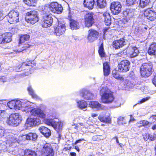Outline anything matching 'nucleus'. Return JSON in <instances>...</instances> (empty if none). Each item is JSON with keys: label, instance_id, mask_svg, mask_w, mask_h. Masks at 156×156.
<instances>
[{"label": "nucleus", "instance_id": "nucleus-61", "mask_svg": "<svg viewBox=\"0 0 156 156\" xmlns=\"http://www.w3.org/2000/svg\"><path fill=\"white\" fill-rule=\"evenodd\" d=\"M154 155L155 156H156V146H155L154 147Z\"/></svg>", "mask_w": 156, "mask_h": 156}, {"label": "nucleus", "instance_id": "nucleus-8", "mask_svg": "<svg viewBox=\"0 0 156 156\" xmlns=\"http://www.w3.org/2000/svg\"><path fill=\"white\" fill-rule=\"evenodd\" d=\"M96 21L95 15L92 12H88L84 16L83 22L85 26L88 28L94 24Z\"/></svg>", "mask_w": 156, "mask_h": 156}, {"label": "nucleus", "instance_id": "nucleus-55", "mask_svg": "<svg viewBox=\"0 0 156 156\" xmlns=\"http://www.w3.org/2000/svg\"><path fill=\"white\" fill-rule=\"evenodd\" d=\"M151 118L153 121H155L156 120V115H152Z\"/></svg>", "mask_w": 156, "mask_h": 156}, {"label": "nucleus", "instance_id": "nucleus-1", "mask_svg": "<svg viewBox=\"0 0 156 156\" xmlns=\"http://www.w3.org/2000/svg\"><path fill=\"white\" fill-rule=\"evenodd\" d=\"M31 115L38 117L43 119L45 123L48 126H51L55 129L57 128V125L56 122L51 119H46V115L43 110L39 108H32L30 110Z\"/></svg>", "mask_w": 156, "mask_h": 156}, {"label": "nucleus", "instance_id": "nucleus-59", "mask_svg": "<svg viewBox=\"0 0 156 156\" xmlns=\"http://www.w3.org/2000/svg\"><path fill=\"white\" fill-rule=\"evenodd\" d=\"M70 155L71 156H76V154L74 152H70Z\"/></svg>", "mask_w": 156, "mask_h": 156}, {"label": "nucleus", "instance_id": "nucleus-44", "mask_svg": "<svg viewBox=\"0 0 156 156\" xmlns=\"http://www.w3.org/2000/svg\"><path fill=\"white\" fill-rule=\"evenodd\" d=\"M15 108L19 109L22 106L21 102L19 101H15Z\"/></svg>", "mask_w": 156, "mask_h": 156}, {"label": "nucleus", "instance_id": "nucleus-48", "mask_svg": "<svg viewBox=\"0 0 156 156\" xmlns=\"http://www.w3.org/2000/svg\"><path fill=\"white\" fill-rule=\"evenodd\" d=\"M5 133L4 129L2 127H0V137L3 136Z\"/></svg>", "mask_w": 156, "mask_h": 156}, {"label": "nucleus", "instance_id": "nucleus-27", "mask_svg": "<svg viewBox=\"0 0 156 156\" xmlns=\"http://www.w3.org/2000/svg\"><path fill=\"white\" fill-rule=\"evenodd\" d=\"M110 63L108 62H105L103 63V71L104 75L107 76L110 73Z\"/></svg>", "mask_w": 156, "mask_h": 156}, {"label": "nucleus", "instance_id": "nucleus-46", "mask_svg": "<svg viewBox=\"0 0 156 156\" xmlns=\"http://www.w3.org/2000/svg\"><path fill=\"white\" fill-rule=\"evenodd\" d=\"M149 135L148 133H146L143 135V138L145 141H147L149 140Z\"/></svg>", "mask_w": 156, "mask_h": 156}, {"label": "nucleus", "instance_id": "nucleus-39", "mask_svg": "<svg viewBox=\"0 0 156 156\" xmlns=\"http://www.w3.org/2000/svg\"><path fill=\"white\" fill-rule=\"evenodd\" d=\"M27 90L30 95L32 98L34 99H37L38 97L32 88L30 86H29L27 88Z\"/></svg>", "mask_w": 156, "mask_h": 156}, {"label": "nucleus", "instance_id": "nucleus-11", "mask_svg": "<svg viewBox=\"0 0 156 156\" xmlns=\"http://www.w3.org/2000/svg\"><path fill=\"white\" fill-rule=\"evenodd\" d=\"M40 152L41 156H54V151L49 143H46L43 145Z\"/></svg>", "mask_w": 156, "mask_h": 156}, {"label": "nucleus", "instance_id": "nucleus-26", "mask_svg": "<svg viewBox=\"0 0 156 156\" xmlns=\"http://www.w3.org/2000/svg\"><path fill=\"white\" fill-rule=\"evenodd\" d=\"M94 3V0H84L83 1L84 7L89 10L93 9Z\"/></svg>", "mask_w": 156, "mask_h": 156}, {"label": "nucleus", "instance_id": "nucleus-50", "mask_svg": "<svg viewBox=\"0 0 156 156\" xmlns=\"http://www.w3.org/2000/svg\"><path fill=\"white\" fill-rule=\"evenodd\" d=\"M149 97H148L144 98L140 101L139 103H144L146 101H147L149 99Z\"/></svg>", "mask_w": 156, "mask_h": 156}, {"label": "nucleus", "instance_id": "nucleus-9", "mask_svg": "<svg viewBox=\"0 0 156 156\" xmlns=\"http://www.w3.org/2000/svg\"><path fill=\"white\" fill-rule=\"evenodd\" d=\"M26 17H28L26 19L28 23L33 24L39 20L38 13L35 10H32L27 12L26 13Z\"/></svg>", "mask_w": 156, "mask_h": 156}, {"label": "nucleus", "instance_id": "nucleus-24", "mask_svg": "<svg viewBox=\"0 0 156 156\" xmlns=\"http://www.w3.org/2000/svg\"><path fill=\"white\" fill-rule=\"evenodd\" d=\"M147 52L149 55H154L156 57V43L152 42L150 45Z\"/></svg>", "mask_w": 156, "mask_h": 156}, {"label": "nucleus", "instance_id": "nucleus-49", "mask_svg": "<svg viewBox=\"0 0 156 156\" xmlns=\"http://www.w3.org/2000/svg\"><path fill=\"white\" fill-rule=\"evenodd\" d=\"M152 82L153 84L156 87V74L153 76L152 79Z\"/></svg>", "mask_w": 156, "mask_h": 156}, {"label": "nucleus", "instance_id": "nucleus-32", "mask_svg": "<svg viewBox=\"0 0 156 156\" xmlns=\"http://www.w3.org/2000/svg\"><path fill=\"white\" fill-rule=\"evenodd\" d=\"M19 47L17 50V51L18 52H21L23 51L26 50L31 46V45L28 43H26L23 44L19 43Z\"/></svg>", "mask_w": 156, "mask_h": 156}, {"label": "nucleus", "instance_id": "nucleus-29", "mask_svg": "<svg viewBox=\"0 0 156 156\" xmlns=\"http://www.w3.org/2000/svg\"><path fill=\"white\" fill-rule=\"evenodd\" d=\"M69 21L70 27L72 30H77L79 28V23L77 20L71 18L69 19Z\"/></svg>", "mask_w": 156, "mask_h": 156}, {"label": "nucleus", "instance_id": "nucleus-62", "mask_svg": "<svg viewBox=\"0 0 156 156\" xmlns=\"http://www.w3.org/2000/svg\"><path fill=\"white\" fill-rule=\"evenodd\" d=\"M2 111H0V119H1L2 118Z\"/></svg>", "mask_w": 156, "mask_h": 156}, {"label": "nucleus", "instance_id": "nucleus-33", "mask_svg": "<svg viewBox=\"0 0 156 156\" xmlns=\"http://www.w3.org/2000/svg\"><path fill=\"white\" fill-rule=\"evenodd\" d=\"M97 7L100 9L105 8L107 5L106 0H96Z\"/></svg>", "mask_w": 156, "mask_h": 156}, {"label": "nucleus", "instance_id": "nucleus-35", "mask_svg": "<svg viewBox=\"0 0 156 156\" xmlns=\"http://www.w3.org/2000/svg\"><path fill=\"white\" fill-rule=\"evenodd\" d=\"M98 51L99 54L101 57L104 58L105 57L106 55L104 51L103 44V42H102L100 46H99Z\"/></svg>", "mask_w": 156, "mask_h": 156}, {"label": "nucleus", "instance_id": "nucleus-31", "mask_svg": "<svg viewBox=\"0 0 156 156\" xmlns=\"http://www.w3.org/2000/svg\"><path fill=\"white\" fill-rule=\"evenodd\" d=\"M103 15L104 17V22L105 24L107 26H110L111 23L110 14L106 11L103 14Z\"/></svg>", "mask_w": 156, "mask_h": 156}, {"label": "nucleus", "instance_id": "nucleus-7", "mask_svg": "<svg viewBox=\"0 0 156 156\" xmlns=\"http://www.w3.org/2000/svg\"><path fill=\"white\" fill-rule=\"evenodd\" d=\"M37 138V135L35 133H29L25 135H21L17 137L12 139V142L18 143H23L27 140H35Z\"/></svg>", "mask_w": 156, "mask_h": 156}, {"label": "nucleus", "instance_id": "nucleus-22", "mask_svg": "<svg viewBox=\"0 0 156 156\" xmlns=\"http://www.w3.org/2000/svg\"><path fill=\"white\" fill-rule=\"evenodd\" d=\"M98 119L100 121L104 123H111L112 120L109 115H107L104 113H102L99 115Z\"/></svg>", "mask_w": 156, "mask_h": 156}, {"label": "nucleus", "instance_id": "nucleus-64", "mask_svg": "<svg viewBox=\"0 0 156 156\" xmlns=\"http://www.w3.org/2000/svg\"><path fill=\"white\" fill-rule=\"evenodd\" d=\"M118 144L121 147H122V146L123 145V144H121V143H119V144Z\"/></svg>", "mask_w": 156, "mask_h": 156}, {"label": "nucleus", "instance_id": "nucleus-45", "mask_svg": "<svg viewBox=\"0 0 156 156\" xmlns=\"http://www.w3.org/2000/svg\"><path fill=\"white\" fill-rule=\"evenodd\" d=\"M8 105L9 107L10 108H15V101L13 100L10 101L8 102Z\"/></svg>", "mask_w": 156, "mask_h": 156}, {"label": "nucleus", "instance_id": "nucleus-12", "mask_svg": "<svg viewBox=\"0 0 156 156\" xmlns=\"http://www.w3.org/2000/svg\"><path fill=\"white\" fill-rule=\"evenodd\" d=\"M21 121L19 114L15 113L10 115L7 121V123L9 125L17 126L19 124Z\"/></svg>", "mask_w": 156, "mask_h": 156}, {"label": "nucleus", "instance_id": "nucleus-60", "mask_svg": "<svg viewBox=\"0 0 156 156\" xmlns=\"http://www.w3.org/2000/svg\"><path fill=\"white\" fill-rule=\"evenodd\" d=\"M151 129L153 130L156 129V124L154 125L151 127Z\"/></svg>", "mask_w": 156, "mask_h": 156}, {"label": "nucleus", "instance_id": "nucleus-52", "mask_svg": "<svg viewBox=\"0 0 156 156\" xmlns=\"http://www.w3.org/2000/svg\"><path fill=\"white\" fill-rule=\"evenodd\" d=\"M110 28V27H106L104 28L103 30V33L105 34L107 32H108V30Z\"/></svg>", "mask_w": 156, "mask_h": 156}, {"label": "nucleus", "instance_id": "nucleus-42", "mask_svg": "<svg viewBox=\"0 0 156 156\" xmlns=\"http://www.w3.org/2000/svg\"><path fill=\"white\" fill-rule=\"evenodd\" d=\"M23 2L29 6H32L36 2V0H23Z\"/></svg>", "mask_w": 156, "mask_h": 156}, {"label": "nucleus", "instance_id": "nucleus-51", "mask_svg": "<svg viewBox=\"0 0 156 156\" xmlns=\"http://www.w3.org/2000/svg\"><path fill=\"white\" fill-rule=\"evenodd\" d=\"M156 138L155 136H153L150 134L149 140L151 141L154 140Z\"/></svg>", "mask_w": 156, "mask_h": 156}, {"label": "nucleus", "instance_id": "nucleus-18", "mask_svg": "<svg viewBox=\"0 0 156 156\" xmlns=\"http://www.w3.org/2000/svg\"><path fill=\"white\" fill-rule=\"evenodd\" d=\"M144 16L150 21H154L156 19V12L150 9H147L144 11Z\"/></svg>", "mask_w": 156, "mask_h": 156}, {"label": "nucleus", "instance_id": "nucleus-47", "mask_svg": "<svg viewBox=\"0 0 156 156\" xmlns=\"http://www.w3.org/2000/svg\"><path fill=\"white\" fill-rule=\"evenodd\" d=\"M112 76L115 79H117L118 78L119 74H118L116 71H113L112 73Z\"/></svg>", "mask_w": 156, "mask_h": 156}, {"label": "nucleus", "instance_id": "nucleus-56", "mask_svg": "<svg viewBox=\"0 0 156 156\" xmlns=\"http://www.w3.org/2000/svg\"><path fill=\"white\" fill-rule=\"evenodd\" d=\"M124 119V117L122 116H120L119 118H118V120L119 121H123Z\"/></svg>", "mask_w": 156, "mask_h": 156}, {"label": "nucleus", "instance_id": "nucleus-40", "mask_svg": "<svg viewBox=\"0 0 156 156\" xmlns=\"http://www.w3.org/2000/svg\"><path fill=\"white\" fill-rule=\"evenodd\" d=\"M150 2V0H140V6L144 8L148 5Z\"/></svg>", "mask_w": 156, "mask_h": 156}, {"label": "nucleus", "instance_id": "nucleus-53", "mask_svg": "<svg viewBox=\"0 0 156 156\" xmlns=\"http://www.w3.org/2000/svg\"><path fill=\"white\" fill-rule=\"evenodd\" d=\"M130 118L129 119V123H130L131 122H133L135 120V119H134V118L132 116V115H130Z\"/></svg>", "mask_w": 156, "mask_h": 156}, {"label": "nucleus", "instance_id": "nucleus-63", "mask_svg": "<svg viewBox=\"0 0 156 156\" xmlns=\"http://www.w3.org/2000/svg\"><path fill=\"white\" fill-rule=\"evenodd\" d=\"M116 141V142L117 143H118V144H119V142L118 140V139H117Z\"/></svg>", "mask_w": 156, "mask_h": 156}, {"label": "nucleus", "instance_id": "nucleus-25", "mask_svg": "<svg viewBox=\"0 0 156 156\" xmlns=\"http://www.w3.org/2000/svg\"><path fill=\"white\" fill-rule=\"evenodd\" d=\"M39 130L40 133L46 137H49L51 135L50 130L46 127L42 126L39 128Z\"/></svg>", "mask_w": 156, "mask_h": 156}, {"label": "nucleus", "instance_id": "nucleus-20", "mask_svg": "<svg viewBox=\"0 0 156 156\" xmlns=\"http://www.w3.org/2000/svg\"><path fill=\"white\" fill-rule=\"evenodd\" d=\"M17 156H37V154L34 150L28 148L22 150Z\"/></svg>", "mask_w": 156, "mask_h": 156}, {"label": "nucleus", "instance_id": "nucleus-17", "mask_svg": "<svg viewBox=\"0 0 156 156\" xmlns=\"http://www.w3.org/2000/svg\"><path fill=\"white\" fill-rule=\"evenodd\" d=\"M122 5L119 2H113L111 3L110 9L112 13L115 15L119 13L121 10Z\"/></svg>", "mask_w": 156, "mask_h": 156}, {"label": "nucleus", "instance_id": "nucleus-41", "mask_svg": "<svg viewBox=\"0 0 156 156\" xmlns=\"http://www.w3.org/2000/svg\"><path fill=\"white\" fill-rule=\"evenodd\" d=\"M85 141V140L83 138H82L76 140L74 143V144L76 145L75 146V149L79 152L80 151V149L79 148V146H78V145H77V144L78 143H80L81 141Z\"/></svg>", "mask_w": 156, "mask_h": 156}, {"label": "nucleus", "instance_id": "nucleus-2", "mask_svg": "<svg viewBox=\"0 0 156 156\" xmlns=\"http://www.w3.org/2000/svg\"><path fill=\"white\" fill-rule=\"evenodd\" d=\"M103 90L104 92L101 98V102L107 104H110L113 102L115 100L114 92L106 87H102L101 91Z\"/></svg>", "mask_w": 156, "mask_h": 156}, {"label": "nucleus", "instance_id": "nucleus-37", "mask_svg": "<svg viewBox=\"0 0 156 156\" xmlns=\"http://www.w3.org/2000/svg\"><path fill=\"white\" fill-rule=\"evenodd\" d=\"M30 38V35L27 34L21 36L19 39V43L20 44L23 43L25 41L28 40Z\"/></svg>", "mask_w": 156, "mask_h": 156}, {"label": "nucleus", "instance_id": "nucleus-10", "mask_svg": "<svg viewBox=\"0 0 156 156\" xmlns=\"http://www.w3.org/2000/svg\"><path fill=\"white\" fill-rule=\"evenodd\" d=\"M7 18L8 22L10 24H15L19 21V12L14 9L12 10L8 13Z\"/></svg>", "mask_w": 156, "mask_h": 156}, {"label": "nucleus", "instance_id": "nucleus-16", "mask_svg": "<svg viewBox=\"0 0 156 156\" xmlns=\"http://www.w3.org/2000/svg\"><path fill=\"white\" fill-rule=\"evenodd\" d=\"M126 44V39L124 37H121L119 39L113 41L112 46L113 48L119 49L122 48Z\"/></svg>", "mask_w": 156, "mask_h": 156}, {"label": "nucleus", "instance_id": "nucleus-58", "mask_svg": "<svg viewBox=\"0 0 156 156\" xmlns=\"http://www.w3.org/2000/svg\"><path fill=\"white\" fill-rule=\"evenodd\" d=\"M72 148L71 147H65L64 148V149L66 151L67 150H70Z\"/></svg>", "mask_w": 156, "mask_h": 156}, {"label": "nucleus", "instance_id": "nucleus-28", "mask_svg": "<svg viewBox=\"0 0 156 156\" xmlns=\"http://www.w3.org/2000/svg\"><path fill=\"white\" fill-rule=\"evenodd\" d=\"M139 52L137 48L136 47H132L129 48L128 50V54L131 58L137 56Z\"/></svg>", "mask_w": 156, "mask_h": 156}, {"label": "nucleus", "instance_id": "nucleus-6", "mask_svg": "<svg viewBox=\"0 0 156 156\" xmlns=\"http://www.w3.org/2000/svg\"><path fill=\"white\" fill-rule=\"evenodd\" d=\"M46 10L57 14L61 13L63 10L62 5L56 2H52L46 4L43 7Z\"/></svg>", "mask_w": 156, "mask_h": 156}, {"label": "nucleus", "instance_id": "nucleus-36", "mask_svg": "<svg viewBox=\"0 0 156 156\" xmlns=\"http://www.w3.org/2000/svg\"><path fill=\"white\" fill-rule=\"evenodd\" d=\"M150 124V122L147 120H142L139 121L136 123V126L138 128H140L142 126H147Z\"/></svg>", "mask_w": 156, "mask_h": 156}, {"label": "nucleus", "instance_id": "nucleus-23", "mask_svg": "<svg viewBox=\"0 0 156 156\" xmlns=\"http://www.w3.org/2000/svg\"><path fill=\"white\" fill-rule=\"evenodd\" d=\"M117 24L118 28L123 29L129 26V22L126 18H123L117 22Z\"/></svg>", "mask_w": 156, "mask_h": 156}, {"label": "nucleus", "instance_id": "nucleus-34", "mask_svg": "<svg viewBox=\"0 0 156 156\" xmlns=\"http://www.w3.org/2000/svg\"><path fill=\"white\" fill-rule=\"evenodd\" d=\"M90 106L92 108L100 109L101 108V105L97 101H91L89 104Z\"/></svg>", "mask_w": 156, "mask_h": 156}, {"label": "nucleus", "instance_id": "nucleus-43", "mask_svg": "<svg viewBox=\"0 0 156 156\" xmlns=\"http://www.w3.org/2000/svg\"><path fill=\"white\" fill-rule=\"evenodd\" d=\"M137 2V0H126V4L128 6L135 4Z\"/></svg>", "mask_w": 156, "mask_h": 156}, {"label": "nucleus", "instance_id": "nucleus-5", "mask_svg": "<svg viewBox=\"0 0 156 156\" xmlns=\"http://www.w3.org/2000/svg\"><path fill=\"white\" fill-rule=\"evenodd\" d=\"M36 64L33 60L27 59L23 62H19L15 67V70L17 72H21L25 70L30 71L35 66Z\"/></svg>", "mask_w": 156, "mask_h": 156}, {"label": "nucleus", "instance_id": "nucleus-13", "mask_svg": "<svg viewBox=\"0 0 156 156\" xmlns=\"http://www.w3.org/2000/svg\"><path fill=\"white\" fill-rule=\"evenodd\" d=\"M99 33L97 30L90 28L88 31L87 39L89 42H93L98 40L99 37Z\"/></svg>", "mask_w": 156, "mask_h": 156}, {"label": "nucleus", "instance_id": "nucleus-4", "mask_svg": "<svg viewBox=\"0 0 156 156\" xmlns=\"http://www.w3.org/2000/svg\"><path fill=\"white\" fill-rule=\"evenodd\" d=\"M154 71L153 66L151 62L144 63L140 68V73L141 76L147 78L151 75Z\"/></svg>", "mask_w": 156, "mask_h": 156}, {"label": "nucleus", "instance_id": "nucleus-57", "mask_svg": "<svg viewBox=\"0 0 156 156\" xmlns=\"http://www.w3.org/2000/svg\"><path fill=\"white\" fill-rule=\"evenodd\" d=\"M98 115V114L95 113H92L91 115V116L93 117H94L97 116Z\"/></svg>", "mask_w": 156, "mask_h": 156}, {"label": "nucleus", "instance_id": "nucleus-54", "mask_svg": "<svg viewBox=\"0 0 156 156\" xmlns=\"http://www.w3.org/2000/svg\"><path fill=\"white\" fill-rule=\"evenodd\" d=\"M117 80H119L120 81H124V78L122 76H118V78H117Z\"/></svg>", "mask_w": 156, "mask_h": 156}, {"label": "nucleus", "instance_id": "nucleus-14", "mask_svg": "<svg viewBox=\"0 0 156 156\" xmlns=\"http://www.w3.org/2000/svg\"><path fill=\"white\" fill-rule=\"evenodd\" d=\"M118 70L121 73H126L129 71L130 67V63L127 60L121 61L118 65Z\"/></svg>", "mask_w": 156, "mask_h": 156}, {"label": "nucleus", "instance_id": "nucleus-30", "mask_svg": "<svg viewBox=\"0 0 156 156\" xmlns=\"http://www.w3.org/2000/svg\"><path fill=\"white\" fill-rule=\"evenodd\" d=\"M26 123L30 126H33L37 125L38 122L37 118L29 117L26 120Z\"/></svg>", "mask_w": 156, "mask_h": 156}, {"label": "nucleus", "instance_id": "nucleus-19", "mask_svg": "<svg viewBox=\"0 0 156 156\" xmlns=\"http://www.w3.org/2000/svg\"><path fill=\"white\" fill-rule=\"evenodd\" d=\"M12 34L9 32H6L0 35V44L9 43L12 41Z\"/></svg>", "mask_w": 156, "mask_h": 156}, {"label": "nucleus", "instance_id": "nucleus-3", "mask_svg": "<svg viewBox=\"0 0 156 156\" xmlns=\"http://www.w3.org/2000/svg\"><path fill=\"white\" fill-rule=\"evenodd\" d=\"M41 15L42 27L47 28L51 26L52 24L53 19L51 12L43 8Z\"/></svg>", "mask_w": 156, "mask_h": 156}, {"label": "nucleus", "instance_id": "nucleus-38", "mask_svg": "<svg viewBox=\"0 0 156 156\" xmlns=\"http://www.w3.org/2000/svg\"><path fill=\"white\" fill-rule=\"evenodd\" d=\"M77 103L78 107L81 109L85 108L87 106L86 102L83 100L78 101Z\"/></svg>", "mask_w": 156, "mask_h": 156}, {"label": "nucleus", "instance_id": "nucleus-15", "mask_svg": "<svg viewBox=\"0 0 156 156\" xmlns=\"http://www.w3.org/2000/svg\"><path fill=\"white\" fill-rule=\"evenodd\" d=\"M53 33L55 35L60 36L63 35L66 30L65 23H60L57 26L54 27Z\"/></svg>", "mask_w": 156, "mask_h": 156}, {"label": "nucleus", "instance_id": "nucleus-21", "mask_svg": "<svg viewBox=\"0 0 156 156\" xmlns=\"http://www.w3.org/2000/svg\"><path fill=\"white\" fill-rule=\"evenodd\" d=\"M81 96L84 99L87 100L91 99L94 96V94L90 91L86 89H83L80 92Z\"/></svg>", "mask_w": 156, "mask_h": 156}]
</instances>
